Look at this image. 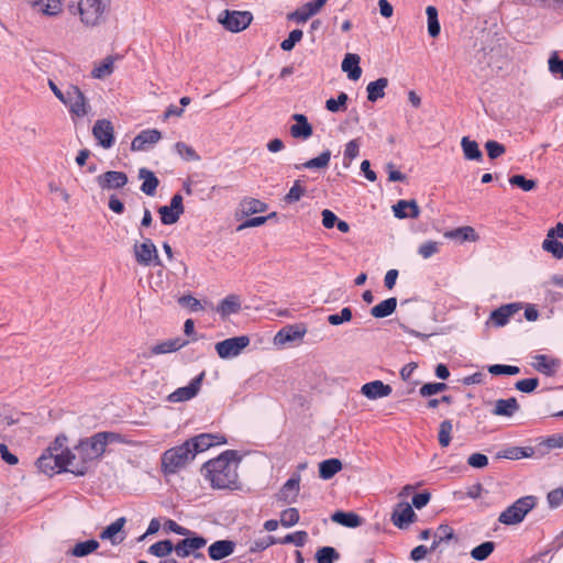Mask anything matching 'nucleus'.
Instances as JSON below:
<instances>
[{
	"instance_id": "obj_1",
	"label": "nucleus",
	"mask_w": 563,
	"mask_h": 563,
	"mask_svg": "<svg viewBox=\"0 0 563 563\" xmlns=\"http://www.w3.org/2000/svg\"><path fill=\"white\" fill-rule=\"evenodd\" d=\"M114 432H98L90 438L81 440L74 450H66V464L69 472L76 476H84L90 467L102 456L109 442L119 439Z\"/></svg>"
},
{
	"instance_id": "obj_2",
	"label": "nucleus",
	"mask_w": 563,
	"mask_h": 563,
	"mask_svg": "<svg viewBox=\"0 0 563 563\" xmlns=\"http://www.w3.org/2000/svg\"><path fill=\"white\" fill-rule=\"evenodd\" d=\"M238 454L227 450L217 459L203 464V471L211 486L218 489L234 488L238 482Z\"/></svg>"
},
{
	"instance_id": "obj_3",
	"label": "nucleus",
	"mask_w": 563,
	"mask_h": 563,
	"mask_svg": "<svg viewBox=\"0 0 563 563\" xmlns=\"http://www.w3.org/2000/svg\"><path fill=\"white\" fill-rule=\"evenodd\" d=\"M68 10L78 15L86 27H97L104 24L111 11V0H79L70 4Z\"/></svg>"
},
{
	"instance_id": "obj_4",
	"label": "nucleus",
	"mask_w": 563,
	"mask_h": 563,
	"mask_svg": "<svg viewBox=\"0 0 563 563\" xmlns=\"http://www.w3.org/2000/svg\"><path fill=\"white\" fill-rule=\"evenodd\" d=\"M195 459V454L186 441L183 444L167 450L162 456V466L165 473H175Z\"/></svg>"
},
{
	"instance_id": "obj_5",
	"label": "nucleus",
	"mask_w": 563,
	"mask_h": 563,
	"mask_svg": "<svg viewBox=\"0 0 563 563\" xmlns=\"http://www.w3.org/2000/svg\"><path fill=\"white\" fill-rule=\"evenodd\" d=\"M536 503L537 498L534 496L521 497L499 515L498 521L506 526L520 523L526 515L536 506Z\"/></svg>"
},
{
	"instance_id": "obj_6",
	"label": "nucleus",
	"mask_w": 563,
	"mask_h": 563,
	"mask_svg": "<svg viewBox=\"0 0 563 563\" xmlns=\"http://www.w3.org/2000/svg\"><path fill=\"white\" fill-rule=\"evenodd\" d=\"M66 107H68L69 112L73 117L82 118L87 115L91 106L85 96V93L80 90L78 86L69 85L66 89L65 101H63Z\"/></svg>"
},
{
	"instance_id": "obj_7",
	"label": "nucleus",
	"mask_w": 563,
	"mask_h": 563,
	"mask_svg": "<svg viewBox=\"0 0 563 563\" xmlns=\"http://www.w3.org/2000/svg\"><path fill=\"white\" fill-rule=\"evenodd\" d=\"M133 253L137 264L142 266H161L157 249L151 239H144L142 243L135 242Z\"/></svg>"
},
{
	"instance_id": "obj_8",
	"label": "nucleus",
	"mask_w": 563,
	"mask_h": 563,
	"mask_svg": "<svg viewBox=\"0 0 563 563\" xmlns=\"http://www.w3.org/2000/svg\"><path fill=\"white\" fill-rule=\"evenodd\" d=\"M36 464L40 471L48 476H52L55 473L69 472V467H67L66 464L65 452L52 454L44 451V453L37 459Z\"/></svg>"
},
{
	"instance_id": "obj_9",
	"label": "nucleus",
	"mask_w": 563,
	"mask_h": 563,
	"mask_svg": "<svg viewBox=\"0 0 563 563\" xmlns=\"http://www.w3.org/2000/svg\"><path fill=\"white\" fill-rule=\"evenodd\" d=\"M250 344L247 335H240L225 339L216 344V351L220 358H232L241 354V352Z\"/></svg>"
},
{
	"instance_id": "obj_10",
	"label": "nucleus",
	"mask_w": 563,
	"mask_h": 563,
	"mask_svg": "<svg viewBox=\"0 0 563 563\" xmlns=\"http://www.w3.org/2000/svg\"><path fill=\"white\" fill-rule=\"evenodd\" d=\"M252 14L247 11H229L219 16V22L230 32H241L252 22Z\"/></svg>"
},
{
	"instance_id": "obj_11",
	"label": "nucleus",
	"mask_w": 563,
	"mask_h": 563,
	"mask_svg": "<svg viewBox=\"0 0 563 563\" xmlns=\"http://www.w3.org/2000/svg\"><path fill=\"white\" fill-rule=\"evenodd\" d=\"M206 544L207 540L203 537L187 536L185 539L180 540L175 545V553L179 558H187L189 555H194L196 559H203V554L197 551L206 547Z\"/></svg>"
},
{
	"instance_id": "obj_12",
	"label": "nucleus",
	"mask_w": 563,
	"mask_h": 563,
	"mask_svg": "<svg viewBox=\"0 0 563 563\" xmlns=\"http://www.w3.org/2000/svg\"><path fill=\"white\" fill-rule=\"evenodd\" d=\"M205 375V372H201L189 383L188 386L179 387L175 391L169 394L167 400L169 402H183L196 397L201 388Z\"/></svg>"
},
{
	"instance_id": "obj_13",
	"label": "nucleus",
	"mask_w": 563,
	"mask_h": 563,
	"mask_svg": "<svg viewBox=\"0 0 563 563\" xmlns=\"http://www.w3.org/2000/svg\"><path fill=\"white\" fill-rule=\"evenodd\" d=\"M92 135L103 148H110L114 144V128L111 121L100 119L95 122Z\"/></svg>"
},
{
	"instance_id": "obj_14",
	"label": "nucleus",
	"mask_w": 563,
	"mask_h": 563,
	"mask_svg": "<svg viewBox=\"0 0 563 563\" xmlns=\"http://www.w3.org/2000/svg\"><path fill=\"white\" fill-rule=\"evenodd\" d=\"M96 181L101 190H112L123 188L128 181V175L123 172L108 170L96 177Z\"/></svg>"
},
{
	"instance_id": "obj_15",
	"label": "nucleus",
	"mask_w": 563,
	"mask_h": 563,
	"mask_svg": "<svg viewBox=\"0 0 563 563\" xmlns=\"http://www.w3.org/2000/svg\"><path fill=\"white\" fill-rule=\"evenodd\" d=\"M187 442L196 455L197 453L203 452L213 445L223 444L227 442V440L223 435L201 433L187 440Z\"/></svg>"
},
{
	"instance_id": "obj_16",
	"label": "nucleus",
	"mask_w": 563,
	"mask_h": 563,
	"mask_svg": "<svg viewBox=\"0 0 563 563\" xmlns=\"http://www.w3.org/2000/svg\"><path fill=\"white\" fill-rule=\"evenodd\" d=\"M161 139L162 133L158 130H144L133 139L131 143V150L134 152L146 151L150 146L156 144Z\"/></svg>"
},
{
	"instance_id": "obj_17",
	"label": "nucleus",
	"mask_w": 563,
	"mask_h": 563,
	"mask_svg": "<svg viewBox=\"0 0 563 563\" xmlns=\"http://www.w3.org/2000/svg\"><path fill=\"white\" fill-rule=\"evenodd\" d=\"M328 0H313L307 2L295 12L288 15L289 20H294L298 23H303L308 21L312 15L317 14L322 7L327 3Z\"/></svg>"
},
{
	"instance_id": "obj_18",
	"label": "nucleus",
	"mask_w": 563,
	"mask_h": 563,
	"mask_svg": "<svg viewBox=\"0 0 563 563\" xmlns=\"http://www.w3.org/2000/svg\"><path fill=\"white\" fill-rule=\"evenodd\" d=\"M300 474H292V476L280 488L277 495L278 500H283L287 504L295 503L300 490Z\"/></svg>"
},
{
	"instance_id": "obj_19",
	"label": "nucleus",
	"mask_w": 563,
	"mask_h": 563,
	"mask_svg": "<svg viewBox=\"0 0 563 563\" xmlns=\"http://www.w3.org/2000/svg\"><path fill=\"white\" fill-rule=\"evenodd\" d=\"M125 522L126 519L124 517L118 518L106 529H103V531L100 533V539L109 540L113 545L120 544L125 539V534L122 533Z\"/></svg>"
},
{
	"instance_id": "obj_20",
	"label": "nucleus",
	"mask_w": 563,
	"mask_h": 563,
	"mask_svg": "<svg viewBox=\"0 0 563 563\" xmlns=\"http://www.w3.org/2000/svg\"><path fill=\"white\" fill-rule=\"evenodd\" d=\"M417 518L412 507L407 503H401L391 515L393 523L399 529L407 528L409 523Z\"/></svg>"
},
{
	"instance_id": "obj_21",
	"label": "nucleus",
	"mask_w": 563,
	"mask_h": 563,
	"mask_svg": "<svg viewBox=\"0 0 563 563\" xmlns=\"http://www.w3.org/2000/svg\"><path fill=\"white\" fill-rule=\"evenodd\" d=\"M393 388L388 384H384L382 380H373L362 386L361 393L368 399H378L387 397L391 394Z\"/></svg>"
},
{
	"instance_id": "obj_22",
	"label": "nucleus",
	"mask_w": 563,
	"mask_h": 563,
	"mask_svg": "<svg viewBox=\"0 0 563 563\" xmlns=\"http://www.w3.org/2000/svg\"><path fill=\"white\" fill-rule=\"evenodd\" d=\"M532 366L541 374L553 376L560 367V361L545 354H538L533 357Z\"/></svg>"
},
{
	"instance_id": "obj_23",
	"label": "nucleus",
	"mask_w": 563,
	"mask_h": 563,
	"mask_svg": "<svg viewBox=\"0 0 563 563\" xmlns=\"http://www.w3.org/2000/svg\"><path fill=\"white\" fill-rule=\"evenodd\" d=\"M307 332L305 324H294L282 329L275 336V342L285 344L288 342L301 340Z\"/></svg>"
},
{
	"instance_id": "obj_24",
	"label": "nucleus",
	"mask_w": 563,
	"mask_h": 563,
	"mask_svg": "<svg viewBox=\"0 0 563 563\" xmlns=\"http://www.w3.org/2000/svg\"><path fill=\"white\" fill-rule=\"evenodd\" d=\"M235 549V543L231 540H218L210 544L208 554L211 560L219 561L230 556Z\"/></svg>"
},
{
	"instance_id": "obj_25",
	"label": "nucleus",
	"mask_w": 563,
	"mask_h": 563,
	"mask_svg": "<svg viewBox=\"0 0 563 563\" xmlns=\"http://www.w3.org/2000/svg\"><path fill=\"white\" fill-rule=\"evenodd\" d=\"M296 124L290 126V135L294 139L307 140L312 135V125L308 122L305 114L296 113L292 115Z\"/></svg>"
},
{
	"instance_id": "obj_26",
	"label": "nucleus",
	"mask_w": 563,
	"mask_h": 563,
	"mask_svg": "<svg viewBox=\"0 0 563 563\" xmlns=\"http://www.w3.org/2000/svg\"><path fill=\"white\" fill-rule=\"evenodd\" d=\"M139 178L143 180L141 185V191L144 192L147 196H154L156 194V189L159 185L158 178L155 176V174L145 168L142 167L139 170Z\"/></svg>"
},
{
	"instance_id": "obj_27",
	"label": "nucleus",
	"mask_w": 563,
	"mask_h": 563,
	"mask_svg": "<svg viewBox=\"0 0 563 563\" xmlns=\"http://www.w3.org/2000/svg\"><path fill=\"white\" fill-rule=\"evenodd\" d=\"M520 406L515 397H510L508 399H498L495 402V407L493 409V415L501 416V417H512L518 410Z\"/></svg>"
},
{
	"instance_id": "obj_28",
	"label": "nucleus",
	"mask_w": 563,
	"mask_h": 563,
	"mask_svg": "<svg viewBox=\"0 0 563 563\" xmlns=\"http://www.w3.org/2000/svg\"><path fill=\"white\" fill-rule=\"evenodd\" d=\"M519 309L520 307L517 303L501 306L492 312L490 320L495 325L504 327L506 323H508L509 318L519 311Z\"/></svg>"
},
{
	"instance_id": "obj_29",
	"label": "nucleus",
	"mask_w": 563,
	"mask_h": 563,
	"mask_svg": "<svg viewBox=\"0 0 563 563\" xmlns=\"http://www.w3.org/2000/svg\"><path fill=\"white\" fill-rule=\"evenodd\" d=\"M360 56L356 54L347 53L342 62V70L347 73L351 80L360 79L362 68L360 67Z\"/></svg>"
},
{
	"instance_id": "obj_30",
	"label": "nucleus",
	"mask_w": 563,
	"mask_h": 563,
	"mask_svg": "<svg viewBox=\"0 0 563 563\" xmlns=\"http://www.w3.org/2000/svg\"><path fill=\"white\" fill-rule=\"evenodd\" d=\"M188 344V341L183 340L180 338L169 339L164 342L157 343L151 347V353L158 355V354H166L172 353L180 350L185 345Z\"/></svg>"
},
{
	"instance_id": "obj_31",
	"label": "nucleus",
	"mask_w": 563,
	"mask_h": 563,
	"mask_svg": "<svg viewBox=\"0 0 563 563\" xmlns=\"http://www.w3.org/2000/svg\"><path fill=\"white\" fill-rule=\"evenodd\" d=\"M241 309V301L236 295L227 296L217 307V312L225 318L230 314L239 312Z\"/></svg>"
},
{
	"instance_id": "obj_32",
	"label": "nucleus",
	"mask_w": 563,
	"mask_h": 563,
	"mask_svg": "<svg viewBox=\"0 0 563 563\" xmlns=\"http://www.w3.org/2000/svg\"><path fill=\"white\" fill-rule=\"evenodd\" d=\"M397 308V298L390 297L371 309V316L376 319L389 317Z\"/></svg>"
},
{
	"instance_id": "obj_33",
	"label": "nucleus",
	"mask_w": 563,
	"mask_h": 563,
	"mask_svg": "<svg viewBox=\"0 0 563 563\" xmlns=\"http://www.w3.org/2000/svg\"><path fill=\"white\" fill-rule=\"evenodd\" d=\"M388 86V79L380 77L375 81H371L367 87V99L371 102H375L385 96V89Z\"/></svg>"
},
{
	"instance_id": "obj_34",
	"label": "nucleus",
	"mask_w": 563,
	"mask_h": 563,
	"mask_svg": "<svg viewBox=\"0 0 563 563\" xmlns=\"http://www.w3.org/2000/svg\"><path fill=\"white\" fill-rule=\"evenodd\" d=\"M32 7L46 15H56L62 10L60 0H32Z\"/></svg>"
},
{
	"instance_id": "obj_35",
	"label": "nucleus",
	"mask_w": 563,
	"mask_h": 563,
	"mask_svg": "<svg viewBox=\"0 0 563 563\" xmlns=\"http://www.w3.org/2000/svg\"><path fill=\"white\" fill-rule=\"evenodd\" d=\"M341 470L342 462L339 459L324 460L319 464V476L322 479H330Z\"/></svg>"
},
{
	"instance_id": "obj_36",
	"label": "nucleus",
	"mask_w": 563,
	"mask_h": 563,
	"mask_svg": "<svg viewBox=\"0 0 563 563\" xmlns=\"http://www.w3.org/2000/svg\"><path fill=\"white\" fill-rule=\"evenodd\" d=\"M331 159V152L329 150L323 151L319 156L311 158L302 164L295 165L296 169H320L328 167Z\"/></svg>"
},
{
	"instance_id": "obj_37",
	"label": "nucleus",
	"mask_w": 563,
	"mask_h": 563,
	"mask_svg": "<svg viewBox=\"0 0 563 563\" xmlns=\"http://www.w3.org/2000/svg\"><path fill=\"white\" fill-rule=\"evenodd\" d=\"M267 209V205L255 198H246L241 201L240 210L243 216H251L258 212H264Z\"/></svg>"
},
{
	"instance_id": "obj_38",
	"label": "nucleus",
	"mask_w": 563,
	"mask_h": 563,
	"mask_svg": "<svg viewBox=\"0 0 563 563\" xmlns=\"http://www.w3.org/2000/svg\"><path fill=\"white\" fill-rule=\"evenodd\" d=\"M332 520L347 528H356L362 523V518L354 512L336 511L332 515Z\"/></svg>"
},
{
	"instance_id": "obj_39",
	"label": "nucleus",
	"mask_w": 563,
	"mask_h": 563,
	"mask_svg": "<svg viewBox=\"0 0 563 563\" xmlns=\"http://www.w3.org/2000/svg\"><path fill=\"white\" fill-rule=\"evenodd\" d=\"M461 146L466 159L481 161L483 158V154L478 147L477 142L470 140V137L464 136L461 141Z\"/></svg>"
},
{
	"instance_id": "obj_40",
	"label": "nucleus",
	"mask_w": 563,
	"mask_h": 563,
	"mask_svg": "<svg viewBox=\"0 0 563 563\" xmlns=\"http://www.w3.org/2000/svg\"><path fill=\"white\" fill-rule=\"evenodd\" d=\"M99 548V542L97 540H87L84 542H78L70 550V554L76 558L86 556L92 552H95Z\"/></svg>"
},
{
	"instance_id": "obj_41",
	"label": "nucleus",
	"mask_w": 563,
	"mask_h": 563,
	"mask_svg": "<svg viewBox=\"0 0 563 563\" xmlns=\"http://www.w3.org/2000/svg\"><path fill=\"white\" fill-rule=\"evenodd\" d=\"M445 238L455 239L460 241H476L477 234L472 227H462L444 234Z\"/></svg>"
},
{
	"instance_id": "obj_42",
	"label": "nucleus",
	"mask_w": 563,
	"mask_h": 563,
	"mask_svg": "<svg viewBox=\"0 0 563 563\" xmlns=\"http://www.w3.org/2000/svg\"><path fill=\"white\" fill-rule=\"evenodd\" d=\"M428 18V33L431 37H437L440 34L441 27L438 20V10L433 5H429L426 9Z\"/></svg>"
},
{
	"instance_id": "obj_43",
	"label": "nucleus",
	"mask_w": 563,
	"mask_h": 563,
	"mask_svg": "<svg viewBox=\"0 0 563 563\" xmlns=\"http://www.w3.org/2000/svg\"><path fill=\"white\" fill-rule=\"evenodd\" d=\"M175 551V545L170 540H162L148 548V553L157 558H165Z\"/></svg>"
},
{
	"instance_id": "obj_44",
	"label": "nucleus",
	"mask_w": 563,
	"mask_h": 563,
	"mask_svg": "<svg viewBox=\"0 0 563 563\" xmlns=\"http://www.w3.org/2000/svg\"><path fill=\"white\" fill-rule=\"evenodd\" d=\"M113 62L112 56L106 57L100 65L92 69L91 76L97 79H103L110 76L113 73Z\"/></svg>"
},
{
	"instance_id": "obj_45",
	"label": "nucleus",
	"mask_w": 563,
	"mask_h": 563,
	"mask_svg": "<svg viewBox=\"0 0 563 563\" xmlns=\"http://www.w3.org/2000/svg\"><path fill=\"white\" fill-rule=\"evenodd\" d=\"M495 550L493 541H485L471 551V556L476 561L486 560Z\"/></svg>"
},
{
	"instance_id": "obj_46",
	"label": "nucleus",
	"mask_w": 563,
	"mask_h": 563,
	"mask_svg": "<svg viewBox=\"0 0 563 563\" xmlns=\"http://www.w3.org/2000/svg\"><path fill=\"white\" fill-rule=\"evenodd\" d=\"M176 153L187 162H199L201 157L198 153L185 142H177L175 144Z\"/></svg>"
},
{
	"instance_id": "obj_47",
	"label": "nucleus",
	"mask_w": 563,
	"mask_h": 563,
	"mask_svg": "<svg viewBox=\"0 0 563 563\" xmlns=\"http://www.w3.org/2000/svg\"><path fill=\"white\" fill-rule=\"evenodd\" d=\"M339 552L332 547L320 548L316 553V560L318 563H333L339 560Z\"/></svg>"
},
{
	"instance_id": "obj_48",
	"label": "nucleus",
	"mask_w": 563,
	"mask_h": 563,
	"mask_svg": "<svg viewBox=\"0 0 563 563\" xmlns=\"http://www.w3.org/2000/svg\"><path fill=\"white\" fill-rule=\"evenodd\" d=\"M452 429H453V424H452L451 420H444L440 423L438 440H439V444L442 448L449 446V444L451 442Z\"/></svg>"
},
{
	"instance_id": "obj_49",
	"label": "nucleus",
	"mask_w": 563,
	"mask_h": 563,
	"mask_svg": "<svg viewBox=\"0 0 563 563\" xmlns=\"http://www.w3.org/2000/svg\"><path fill=\"white\" fill-rule=\"evenodd\" d=\"M158 213L161 216V221L163 224L170 225L176 223L181 213L177 212L176 210L172 209L169 206H162L158 208Z\"/></svg>"
},
{
	"instance_id": "obj_50",
	"label": "nucleus",
	"mask_w": 563,
	"mask_h": 563,
	"mask_svg": "<svg viewBox=\"0 0 563 563\" xmlns=\"http://www.w3.org/2000/svg\"><path fill=\"white\" fill-rule=\"evenodd\" d=\"M542 249L551 253L555 258H563V244L553 238H545L542 243Z\"/></svg>"
},
{
	"instance_id": "obj_51",
	"label": "nucleus",
	"mask_w": 563,
	"mask_h": 563,
	"mask_svg": "<svg viewBox=\"0 0 563 563\" xmlns=\"http://www.w3.org/2000/svg\"><path fill=\"white\" fill-rule=\"evenodd\" d=\"M509 183L512 186L521 188L523 191L533 190L537 187L536 180L526 179L523 175H514L509 178Z\"/></svg>"
},
{
	"instance_id": "obj_52",
	"label": "nucleus",
	"mask_w": 563,
	"mask_h": 563,
	"mask_svg": "<svg viewBox=\"0 0 563 563\" xmlns=\"http://www.w3.org/2000/svg\"><path fill=\"white\" fill-rule=\"evenodd\" d=\"M349 97L345 92H340L336 99H328L325 102V108L330 112H339L340 110L345 109V103Z\"/></svg>"
},
{
	"instance_id": "obj_53",
	"label": "nucleus",
	"mask_w": 563,
	"mask_h": 563,
	"mask_svg": "<svg viewBox=\"0 0 563 563\" xmlns=\"http://www.w3.org/2000/svg\"><path fill=\"white\" fill-rule=\"evenodd\" d=\"M302 36H303V33L301 30H299V29L292 30L289 33L288 37L280 43L282 49L285 52L291 51L295 47V45L301 41Z\"/></svg>"
},
{
	"instance_id": "obj_54",
	"label": "nucleus",
	"mask_w": 563,
	"mask_h": 563,
	"mask_svg": "<svg viewBox=\"0 0 563 563\" xmlns=\"http://www.w3.org/2000/svg\"><path fill=\"white\" fill-rule=\"evenodd\" d=\"M441 243L435 241H427L418 247V254L423 258H430L439 252Z\"/></svg>"
},
{
	"instance_id": "obj_55",
	"label": "nucleus",
	"mask_w": 563,
	"mask_h": 563,
	"mask_svg": "<svg viewBox=\"0 0 563 563\" xmlns=\"http://www.w3.org/2000/svg\"><path fill=\"white\" fill-rule=\"evenodd\" d=\"M352 319V310L351 308H343L340 313H334L328 316V322L331 325H340L344 322H349Z\"/></svg>"
},
{
	"instance_id": "obj_56",
	"label": "nucleus",
	"mask_w": 563,
	"mask_h": 563,
	"mask_svg": "<svg viewBox=\"0 0 563 563\" xmlns=\"http://www.w3.org/2000/svg\"><path fill=\"white\" fill-rule=\"evenodd\" d=\"M448 388L445 383H427L421 386L419 393L422 397H429Z\"/></svg>"
},
{
	"instance_id": "obj_57",
	"label": "nucleus",
	"mask_w": 563,
	"mask_h": 563,
	"mask_svg": "<svg viewBox=\"0 0 563 563\" xmlns=\"http://www.w3.org/2000/svg\"><path fill=\"white\" fill-rule=\"evenodd\" d=\"M299 521V512L296 508H288L280 515V523L284 527H292Z\"/></svg>"
},
{
	"instance_id": "obj_58",
	"label": "nucleus",
	"mask_w": 563,
	"mask_h": 563,
	"mask_svg": "<svg viewBox=\"0 0 563 563\" xmlns=\"http://www.w3.org/2000/svg\"><path fill=\"white\" fill-rule=\"evenodd\" d=\"M305 188L300 185V181L299 180H296L294 183V186L289 189V191L287 192V195L285 196L284 200L287 202V203H294V202H297L300 200V198L303 196L305 194Z\"/></svg>"
},
{
	"instance_id": "obj_59",
	"label": "nucleus",
	"mask_w": 563,
	"mask_h": 563,
	"mask_svg": "<svg viewBox=\"0 0 563 563\" xmlns=\"http://www.w3.org/2000/svg\"><path fill=\"white\" fill-rule=\"evenodd\" d=\"M307 538L308 534L306 531H297L295 533L287 534L283 540L278 541V543H294L296 547H303L307 541Z\"/></svg>"
},
{
	"instance_id": "obj_60",
	"label": "nucleus",
	"mask_w": 563,
	"mask_h": 563,
	"mask_svg": "<svg viewBox=\"0 0 563 563\" xmlns=\"http://www.w3.org/2000/svg\"><path fill=\"white\" fill-rule=\"evenodd\" d=\"M360 153V143H358V140H351L349 143H346L345 145V150H344V161L347 163H345L346 166H349V164L357 157Z\"/></svg>"
},
{
	"instance_id": "obj_61",
	"label": "nucleus",
	"mask_w": 563,
	"mask_h": 563,
	"mask_svg": "<svg viewBox=\"0 0 563 563\" xmlns=\"http://www.w3.org/2000/svg\"><path fill=\"white\" fill-rule=\"evenodd\" d=\"M485 148L487 151L489 158L492 159H496L506 151L505 146L496 141H487L485 144Z\"/></svg>"
},
{
	"instance_id": "obj_62",
	"label": "nucleus",
	"mask_w": 563,
	"mask_h": 563,
	"mask_svg": "<svg viewBox=\"0 0 563 563\" xmlns=\"http://www.w3.org/2000/svg\"><path fill=\"white\" fill-rule=\"evenodd\" d=\"M539 385L538 378H526L518 380L515 384L516 389H518L521 393H532Z\"/></svg>"
},
{
	"instance_id": "obj_63",
	"label": "nucleus",
	"mask_w": 563,
	"mask_h": 563,
	"mask_svg": "<svg viewBox=\"0 0 563 563\" xmlns=\"http://www.w3.org/2000/svg\"><path fill=\"white\" fill-rule=\"evenodd\" d=\"M549 70L553 75H560L563 78V59H560L558 53L554 52L549 58Z\"/></svg>"
},
{
	"instance_id": "obj_64",
	"label": "nucleus",
	"mask_w": 563,
	"mask_h": 563,
	"mask_svg": "<svg viewBox=\"0 0 563 563\" xmlns=\"http://www.w3.org/2000/svg\"><path fill=\"white\" fill-rule=\"evenodd\" d=\"M467 463L474 468H483L488 464V457L482 453H473L468 456Z\"/></svg>"
}]
</instances>
